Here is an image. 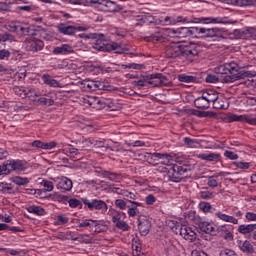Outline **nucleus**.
I'll use <instances>...</instances> for the list:
<instances>
[{"mask_svg":"<svg viewBox=\"0 0 256 256\" xmlns=\"http://www.w3.org/2000/svg\"><path fill=\"white\" fill-rule=\"evenodd\" d=\"M199 209H201L203 213H211V209H213V206L209 202H200Z\"/></svg>","mask_w":256,"mask_h":256,"instance_id":"nucleus-54","label":"nucleus"},{"mask_svg":"<svg viewBox=\"0 0 256 256\" xmlns=\"http://www.w3.org/2000/svg\"><path fill=\"white\" fill-rule=\"evenodd\" d=\"M165 81H167V77L163 74L154 73L140 77L139 80L134 81V85L139 89H143V87H147V85H152V87H163V85H167Z\"/></svg>","mask_w":256,"mask_h":256,"instance_id":"nucleus-2","label":"nucleus"},{"mask_svg":"<svg viewBox=\"0 0 256 256\" xmlns=\"http://www.w3.org/2000/svg\"><path fill=\"white\" fill-rule=\"evenodd\" d=\"M57 188L62 189L63 191H71V189H73V181L64 177L58 182Z\"/></svg>","mask_w":256,"mask_h":256,"instance_id":"nucleus-26","label":"nucleus"},{"mask_svg":"<svg viewBox=\"0 0 256 256\" xmlns=\"http://www.w3.org/2000/svg\"><path fill=\"white\" fill-rule=\"evenodd\" d=\"M122 69H134L136 71H141L145 69L144 64H137V63H128V64H122Z\"/></svg>","mask_w":256,"mask_h":256,"instance_id":"nucleus-45","label":"nucleus"},{"mask_svg":"<svg viewBox=\"0 0 256 256\" xmlns=\"http://www.w3.org/2000/svg\"><path fill=\"white\" fill-rule=\"evenodd\" d=\"M24 47L26 51L37 53L39 51H43V48L45 47V43L43 42V40L37 39L33 36H29L24 41Z\"/></svg>","mask_w":256,"mask_h":256,"instance_id":"nucleus-7","label":"nucleus"},{"mask_svg":"<svg viewBox=\"0 0 256 256\" xmlns=\"http://www.w3.org/2000/svg\"><path fill=\"white\" fill-rule=\"evenodd\" d=\"M138 229L140 231V234L145 237V235H149V231H151V221L149 219L141 216L138 217Z\"/></svg>","mask_w":256,"mask_h":256,"instance_id":"nucleus-12","label":"nucleus"},{"mask_svg":"<svg viewBox=\"0 0 256 256\" xmlns=\"http://www.w3.org/2000/svg\"><path fill=\"white\" fill-rule=\"evenodd\" d=\"M199 229L203 233H207L208 235H213L215 233V226L209 222H200Z\"/></svg>","mask_w":256,"mask_h":256,"instance_id":"nucleus-29","label":"nucleus"},{"mask_svg":"<svg viewBox=\"0 0 256 256\" xmlns=\"http://www.w3.org/2000/svg\"><path fill=\"white\" fill-rule=\"evenodd\" d=\"M199 195L200 199L204 200L213 199V197H215V193L210 191H200Z\"/></svg>","mask_w":256,"mask_h":256,"instance_id":"nucleus-57","label":"nucleus"},{"mask_svg":"<svg viewBox=\"0 0 256 256\" xmlns=\"http://www.w3.org/2000/svg\"><path fill=\"white\" fill-rule=\"evenodd\" d=\"M76 144H78V147H79V149H81V151H87V149H89V147L93 146V139L81 138V139L77 140Z\"/></svg>","mask_w":256,"mask_h":256,"instance_id":"nucleus-27","label":"nucleus"},{"mask_svg":"<svg viewBox=\"0 0 256 256\" xmlns=\"http://www.w3.org/2000/svg\"><path fill=\"white\" fill-rule=\"evenodd\" d=\"M198 159H201L202 161L219 163V161H221V154L219 153L198 154Z\"/></svg>","mask_w":256,"mask_h":256,"instance_id":"nucleus-23","label":"nucleus"},{"mask_svg":"<svg viewBox=\"0 0 256 256\" xmlns=\"http://www.w3.org/2000/svg\"><path fill=\"white\" fill-rule=\"evenodd\" d=\"M149 163L152 165H167L168 167L173 166V156L167 153H152L149 156Z\"/></svg>","mask_w":256,"mask_h":256,"instance_id":"nucleus-4","label":"nucleus"},{"mask_svg":"<svg viewBox=\"0 0 256 256\" xmlns=\"http://www.w3.org/2000/svg\"><path fill=\"white\" fill-rule=\"evenodd\" d=\"M220 256H239L231 249H224L220 252Z\"/></svg>","mask_w":256,"mask_h":256,"instance_id":"nucleus-64","label":"nucleus"},{"mask_svg":"<svg viewBox=\"0 0 256 256\" xmlns=\"http://www.w3.org/2000/svg\"><path fill=\"white\" fill-rule=\"evenodd\" d=\"M86 103H88L90 107H93V109L101 110V98L99 97H88Z\"/></svg>","mask_w":256,"mask_h":256,"instance_id":"nucleus-35","label":"nucleus"},{"mask_svg":"<svg viewBox=\"0 0 256 256\" xmlns=\"http://www.w3.org/2000/svg\"><path fill=\"white\" fill-rule=\"evenodd\" d=\"M244 123H248V125H256V115L245 114Z\"/></svg>","mask_w":256,"mask_h":256,"instance_id":"nucleus-55","label":"nucleus"},{"mask_svg":"<svg viewBox=\"0 0 256 256\" xmlns=\"http://www.w3.org/2000/svg\"><path fill=\"white\" fill-rule=\"evenodd\" d=\"M169 35H172V37H176L177 39H185V37H191L189 27H183L180 29H169L168 30Z\"/></svg>","mask_w":256,"mask_h":256,"instance_id":"nucleus-13","label":"nucleus"},{"mask_svg":"<svg viewBox=\"0 0 256 256\" xmlns=\"http://www.w3.org/2000/svg\"><path fill=\"white\" fill-rule=\"evenodd\" d=\"M202 94L206 97V101H208L210 105L219 99V94L215 90H207Z\"/></svg>","mask_w":256,"mask_h":256,"instance_id":"nucleus-31","label":"nucleus"},{"mask_svg":"<svg viewBox=\"0 0 256 256\" xmlns=\"http://www.w3.org/2000/svg\"><path fill=\"white\" fill-rule=\"evenodd\" d=\"M42 81H43L44 85H48V87H61V83H59V81L51 78V75H49V74H43Z\"/></svg>","mask_w":256,"mask_h":256,"instance_id":"nucleus-28","label":"nucleus"},{"mask_svg":"<svg viewBox=\"0 0 256 256\" xmlns=\"http://www.w3.org/2000/svg\"><path fill=\"white\" fill-rule=\"evenodd\" d=\"M205 81L206 83H219V77L215 76V74H209Z\"/></svg>","mask_w":256,"mask_h":256,"instance_id":"nucleus-61","label":"nucleus"},{"mask_svg":"<svg viewBox=\"0 0 256 256\" xmlns=\"http://www.w3.org/2000/svg\"><path fill=\"white\" fill-rule=\"evenodd\" d=\"M184 145L187 147H190L191 149L197 148V145H199V142L195 139H191L190 137L184 138Z\"/></svg>","mask_w":256,"mask_h":256,"instance_id":"nucleus-52","label":"nucleus"},{"mask_svg":"<svg viewBox=\"0 0 256 256\" xmlns=\"http://www.w3.org/2000/svg\"><path fill=\"white\" fill-rule=\"evenodd\" d=\"M178 80L181 83H195L197 81V77L189 76L186 74H180V75H178Z\"/></svg>","mask_w":256,"mask_h":256,"instance_id":"nucleus-44","label":"nucleus"},{"mask_svg":"<svg viewBox=\"0 0 256 256\" xmlns=\"http://www.w3.org/2000/svg\"><path fill=\"white\" fill-rule=\"evenodd\" d=\"M117 229H121L122 231H128L129 230V224L127 222L120 220L116 223Z\"/></svg>","mask_w":256,"mask_h":256,"instance_id":"nucleus-60","label":"nucleus"},{"mask_svg":"<svg viewBox=\"0 0 256 256\" xmlns=\"http://www.w3.org/2000/svg\"><path fill=\"white\" fill-rule=\"evenodd\" d=\"M95 225V220L93 219H85L79 222L78 227L80 228H85V229H90L93 231V226Z\"/></svg>","mask_w":256,"mask_h":256,"instance_id":"nucleus-41","label":"nucleus"},{"mask_svg":"<svg viewBox=\"0 0 256 256\" xmlns=\"http://www.w3.org/2000/svg\"><path fill=\"white\" fill-rule=\"evenodd\" d=\"M194 105L197 109H209V107H211V104H209L203 93L200 97L195 99Z\"/></svg>","mask_w":256,"mask_h":256,"instance_id":"nucleus-25","label":"nucleus"},{"mask_svg":"<svg viewBox=\"0 0 256 256\" xmlns=\"http://www.w3.org/2000/svg\"><path fill=\"white\" fill-rule=\"evenodd\" d=\"M238 247L243 253H247L248 255H253V253H255V247L249 240L240 241Z\"/></svg>","mask_w":256,"mask_h":256,"instance_id":"nucleus-18","label":"nucleus"},{"mask_svg":"<svg viewBox=\"0 0 256 256\" xmlns=\"http://www.w3.org/2000/svg\"><path fill=\"white\" fill-rule=\"evenodd\" d=\"M94 5H103L107 7V11L115 13L117 11V4L110 0H94Z\"/></svg>","mask_w":256,"mask_h":256,"instance_id":"nucleus-19","label":"nucleus"},{"mask_svg":"<svg viewBox=\"0 0 256 256\" xmlns=\"http://www.w3.org/2000/svg\"><path fill=\"white\" fill-rule=\"evenodd\" d=\"M237 7H256V0H233Z\"/></svg>","mask_w":256,"mask_h":256,"instance_id":"nucleus-33","label":"nucleus"},{"mask_svg":"<svg viewBox=\"0 0 256 256\" xmlns=\"http://www.w3.org/2000/svg\"><path fill=\"white\" fill-rule=\"evenodd\" d=\"M102 175H103V177H105L106 179H109V181H115V182H117V181H119V179H120L119 174L113 173V172H110V171H104V172L102 173Z\"/></svg>","mask_w":256,"mask_h":256,"instance_id":"nucleus-48","label":"nucleus"},{"mask_svg":"<svg viewBox=\"0 0 256 256\" xmlns=\"http://www.w3.org/2000/svg\"><path fill=\"white\" fill-rule=\"evenodd\" d=\"M176 234H179L186 241H194L197 237V233L193 230V227H189L185 224L177 225L175 228Z\"/></svg>","mask_w":256,"mask_h":256,"instance_id":"nucleus-8","label":"nucleus"},{"mask_svg":"<svg viewBox=\"0 0 256 256\" xmlns=\"http://www.w3.org/2000/svg\"><path fill=\"white\" fill-rule=\"evenodd\" d=\"M64 151H66V153H69V155H71L72 157L79 155V149L71 147V146L64 149Z\"/></svg>","mask_w":256,"mask_h":256,"instance_id":"nucleus-63","label":"nucleus"},{"mask_svg":"<svg viewBox=\"0 0 256 256\" xmlns=\"http://www.w3.org/2000/svg\"><path fill=\"white\" fill-rule=\"evenodd\" d=\"M57 29L62 35H75L77 31H89L88 26H73L65 23L58 24Z\"/></svg>","mask_w":256,"mask_h":256,"instance_id":"nucleus-9","label":"nucleus"},{"mask_svg":"<svg viewBox=\"0 0 256 256\" xmlns=\"http://www.w3.org/2000/svg\"><path fill=\"white\" fill-rule=\"evenodd\" d=\"M215 215L218 217V219H220V221L232 223L233 225H239V219L235 218V216L227 215L221 211L217 212Z\"/></svg>","mask_w":256,"mask_h":256,"instance_id":"nucleus-20","label":"nucleus"},{"mask_svg":"<svg viewBox=\"0 0 256 256\" xmlns=\"http://www.w3.org/2000/svg\"><path fill=\"white\" fill-rule=\"evenodd\" d=\"M12 182L18 186H25V185H29V178H23L21 176H16V177L12 178Z\"/></svg>","mask_w":256,"mask_h":256,"instance_id":"nucleus-46","label":"nucleus"},{"mask_svg":"<svg viewBox=\"0 0 256 256\" xmlns=\"http://www.w3.org/2000/svg\"><path fill=\"white\" fill-rule=\"evenodd\" d=\"M15 171L13 160H6L0 165V175H9Z\"/></svg>","mask_w":256,"mask_h":256,"instance_id":"nucleus-21","label":"nucleus"},{"mask_svg":"<svg viewBox=\"0 0 256 256\" xmlns=\"http://www.w3.org/2000/svg\"><path fill=\"white\" fill-rule=\"evenodd\" d=\"M78 37L80 39H95L96 43L95 46L99 45L100 43H103V34H97V33H90V34H86V33H81L78 35Z\"/></svg>","mask_w":256,"mask_h":256,"instance_id":"nucleus-24","label":"nucleus"},{"mask_svg":"<svg viewBox=\"0 0 256 256\" xmlns=\"http://www.w3.org/2000/svg\"><path fill=\"white\" fill-rule=\"evenodd\" d=\"M166 57L169 59H177V57H184L183 43L171 42L165 47Z\"/></svg>","mask_w":256,"mask_h":256,"instance_id":"nucleus-5","label":"nucleus"},{"mask_svg":"<svg viewBox=\"0 0 256 256\" xmlns=\"http://www.w3.org/2000/svg\"><path fill=\"white\" fill-rule=\"evenodd\" d=\"M233 165L238 167V169H249V167H251L249 162H234Z\"/></svg>","mask_w":256,"mask_h":256,"instance_id":"nucleus-62","label":"nucleus"},{"mask_svg":"<svg viewBox=\"0 0 256 256\" xmlns=\"http://www.w3.org/2000/svg\"><path fill=\"white\" fill-rule=\"evenodd\" d=\"M120 193L121 195H123V197H126V201H128V203H131V205H137V207H143V203L135 201L137 200V193L129 192L128 190L121 191Z\"/></svg>","mask_w":256,"mask_h":256,"instance_id":"nucleus-15","label":"nucleus"},{"mask_svg":"<svg viewBox=\"0 0 256 256\" xmlns=\"http://www.w3.org/2000/svg\"><path fill=\"white\" fill-rule=\"evenodd\" d=\"M224 157H226V159H230V161H237V159H239V155L235 154V152L231 150H226L224 152Z\"/></svg>","mask_w":256,"mask_h":256,"instance_id":"nucleus-56","label":"nucleus"},{"mask_svg":"<svg viewBox=\"0 0 256 256\" xmlns=\"http://www.w3.org/2000/svg\"><path fill=\"white\" fill-rule=\"evenodd\" d=\"M14 171L17 173L27 170L29 164L25 160H13Z\"/></svg>","mask_w":256,"mask_h":256,"instance_id":"nucleus-30","label":"nucleus"},{"mask_svg":"<svg viewBox=\"0 0 256 256\" xmlns=\"http://www.w3.org/2000/svg\"><path fill=\"white\" fill-rule=\"evenodd\" d=\"M212 105L213 109H229V104H225L223 99L219 98V96L218 99L212 103Z\"/></svg>","mask_w":256,"mask_h":256,"instance_id":"nucleus-47","label":"nucleus"},{"mask_svg":"<svg viewBox=\"0 0 256 256\" xmlns=\"http://www.w3.org/2000/svg\"><path fill=\"white\" fill-rule=\"evenodd\" d=\"M28 213H33L34 215H45V209L41 206L32 205L27 208Z\"/></svg>","mask_w":256,"mask_h":256,"instance_id":"nucleus-40","label":"nucleus"},{"mask_svg":"<svg viewBox=\"0 0 256 256\" xmlns=\"http://www.w3.org/2000/svg\"><path fill=\"white\" fill-rule=\"evenodd\" d=\"M122 45L116 42H113L111 44H102L101 42L99 44H96V46H94V49H97V51H116L118 49H121Z\"/></svg>","mask_w":256,"mask_h":256,"instance_id":"nucleus-16","label":"nucleus"},{"mask_svg":"<svg viewBox=\"0 0 256 256\" xmlns=\"http://www.w3.org/2000/svg\"><path fill=\"white\" fill-rule=\"evenodd\" d=\"M13 91L15 95H17L18 97H21L22 99H25V97L29 95V91H27V89L23 86H15L13 88Z\"/></svg>","mask_w":256,"mask_h":256,"instance_id":"nucleus-38","label":"nucleus"},{"mask_svg":"<svg viewBox=\"0 0 256 256\" xmlns=\"http://www.w3.org/2000/svg\"><path fill=\"white\" fill-rule=\"evenodd\" d=\"M256 229V224H242L238 227V231L242 234V235H247L249 233H253V231H255Z\"/></svg>","mask_w":256,"mask_h":256,"instance_id":"nucleus-32","label":"nucleus"},{"mask_svg":"<svg viewBox=\"0 0 256 256\" xmlns=\"http://www.w3.org/2000/svg\"><path fill=\"white\" fill-rule=\"evenodd\" d=\"M190 31V37L194 39H201V27H188Z\"/></svg>","mask_w":256,"mask_h":256,"instance_id":"nucleus-49","label":"nucleus"},{"mask_svg":"<svg viewBox=\"0 0 256 256\" xmlns=\"http://www.w3.org/2000/svg\"><path fill=\"white\" fill-rule=\"evenodd\" d=\"M115 205L121 209L122 211H125V209H127V202H125V200L123 199H117L115 200Z\"/></svg>","mask_w":256,"mask_h":256,"instance_id":"nucleus-59","label":"nucleus"},{"mask_svg":"<svg viewBox=\"0 0 256 256\" xmlns=\"http://www.w3.org/2000/svg\"><path fill=\"white\" fill-rule=\"evenodd\" d=\"M95 0H70L71 5H84L89 7V5H94Z\"/></svg>","mask_w":256,"mask_h":256,"instance_id":"nucleus-51","label":"nucleus"},{"mask_svg":"<svg viewBox=\"0 0 256 256\" xmlns=\"http://www.w3.org/2000/svg\"><path fill=\"white\" fill-rule=\"evenodd\" d=\"M82 202L88 207L89 211H100L101 213H107V209H109V206H107V203L103 200L92 199L90 201L87 198H82Z\"/></svg>","mask_w":256,"mask_h":256,"instance_id":"nucleus-6","label":"nucleus"},{"mask_svg":"<svg viewBox=\"0 0 256 256\" xmlns=\"http://www.w3.org/2000/svg\"><path fill=\"white\" fill-rule=\"evenodd\" d=\"M61 201H67L69 207H71L72 209H75L77 207H79V205H81V201H79L77 198H71L69 199V197L62 195L60 196Z\"/></svg>","mask_w":256,"mask_h":256,"instance_id":"nucleus-34","label":"nucleus"},{"mask_svg":"<svg viewBox=\"0 0 256 256\" xmlns=\"http://www.w3.org/2000/svg\"><path fill=\"white\" fill-rule=\"evenodd\" d=\"M189 173H191V167L189 165H172V181L174 183H180L185 177H189Z\"/></svg>","mask_w":256,"mask_h":256,"instance_id":"nucleus-3","label":"nucleus"},{"mask_svg":"<svg viewBox=\"0 0 256 256\" xmlns=\"http://www.w3.org/2000/svg\"><path fill=\"white\" fill-rule=\"evenodd\" d=\"M141 252V240L134 238L132 243V255H139Z\"/></svg>","mask_w":256,"mask_h":256,"instance_id":"nucleus-39","label":"nucleus"},{"mask_svg":"<svg viewBox=\"0 0 256 256\" xmlns=\"http://www.w3.org/2000/svg\"><path fill=\"white\" fill-rule=\"evenodd\" d=\"M0 193H3V194L8 193L9 195H11L15 193V190H13V187L11 186V184L0 182Z\"/></svg>","mask_w":256,"mask_h":256,"instance_id":"nucleus-42","label":"nucleus"},{"mask_svg":"<svg viewBox=\"0 0 256 256\" xmlns=\"http://www.w3.org/2000/svg\"><path fill=\"white\" fill-rule=\"evenodd\" d=\"M199 23H204L205 25H209L210 23H224L223 18H213V17H201L198 18Z\"/></svg>","mask_w":256,"mask_h":256,"instance_id":"nucleus-36","label":"nucleus"},{"mask_svg":"<svg viewBox=\"0 0 256 256\" xmlns=\"http://www.w3.org/2000/svg\"><path fill=\"white\" fill-rule=\"evenodd\" d=\"M76 241H78V243L89 244L92 243L93 237H91L90 234H76Z\"/></svg>","mask_w":256,"mask_h":256,"instance_id":"nucleus-37","label":"nucleus"},{"mask_svg":"<svg viewBox=\"0 0 256 256\" xmlns=\"http://www.w3.org/2000/svg\"><path fill=\"white\" fill-rule=\"evenodd\" d=\"M52 53L54 55H71V53H75V50H73V46L69 44H62L61 46L55 47Z\"/></svg>","mask_w":256,"mask_h":256,"instance_id":"nucleus-14","label":"nucleus"},{"mask_svg":"<svg viewBox=\"0 0 256 256\" xmlns=\"http://www.w3.org/2000/svg\"><path fill=\"white\" fill-rule=\"evenodd\" d=\"M41 185H42V187H44V191L51 192L54 189L53 182L48 181V180H43L41 182Z\"/></svg>","mask_w":256,"mask_h":256,"instance_id":"nucleus-58","label":"nucleus"},{"mask_svg":"<svg viewBox=\"0 0 256 256\" xmlns=\"http://www.w3.org/2000/svg\"><path fill=\"white\" fill-rule=\"evenodd\" d=\"M37 103H39V105H45L47 107H52V105H55V100L41 97L37 100Z\"/></svg>","mask_w":256,"mask_h":256,"instance_id":"nucleus-53","label":"nucleus"},{"mask_svg":"<svg viewBox=\"0 0 256 256\" xmlns=\"http://www.w3.org/2000/svg\"><path fill=\"white\" fill-rule=\"evenodd\" d=\"M106 229H107V226L101 223V221L94 220V225L92 229L94 233H103L104 231H106Z\"/></svg>","mask_w":256,"mask_h":256,"instance_id":"nucleus-43","label":"nucleus"},{"mask_svg":"<svg viewBox=\"0 0 256 256\" xmlns=\"http://www.w3.org/2000/svg\"><path fill=\"white\" fill-rule=\"evenodd\" d=\"M150 24L154 25H177V21H175V18L166 16L165 18H157L153 21H150Z\"/></svg>","mask_w":256,"mask_h":256,"instance_id":"nucleus-22","label":"nucleus"},{"mask_svg":"<svg viewBox=\"0 0 256 256\" xmlns=\"http://www.w3.org/2000/svg\"><path fill=\"white\" fill-rule=\"evenodd\" d=\"M241 69H243V66L232 61L216 67L215 73H218L219 75H228L222 79V83H235V81L241 79L255 77V72Z\"/></svg>","mask_w":256,"mask_h":256,"instance_id":"nucleus-1","label":"nucleus"},{"mask_svg":"<svg viewBox=\"0 0 256 256\" xmlns=\"http://www.w3.org/2000/svg\"><path fill=\"white\" fill-rule=\"evenodd\" d=\"M101 109H105V107H108V109H113L115 106L113 103V100L111 98H101Z\"/></svg>","mask_w":256,"mask_h":256,"instance_id":"nucleus-50","label":"nucleus"},{"mask_svg":"<svg viewBox=\"0 0 256 256\" xmlns=\"http://www.w3.org/2000/svg\"><path fill=\"white\" fill-rule=\"evenodd\" d=\"M182 49L184 57H197L202 51L201 45L193 42L182 44Z\"/></svg>","mask_w":256,"mask_h":256,"instance_id":"nucleus-10","label":"nucleus"},{"mask_svg":"<svg viewBox=\"0 0 256 256\" xmlns=\"http://www.w3.org/2000/svg\"><path fill=\"white\" fill-rule=\"evenodd\" d=\"M214 37H223V29L201 27L200 39H213Z\"/></svg>","mask_w":256,"mask_h":256,"instance_id":"nucleus-11","label":"nucleus"},{"mask_svg":"<svg viewBox=\"0 0 256 256\" xmlns=\"http://www.w3.org/2000/svg\"><path fill=\"white\" fill-rule=\"evenodd\" d=\"M31 147H36L37 149H55L57 147V142H42L41 140H35L31 143Z\"/></svg>","mask_w":256,"mask_h":256,"instance_id":"nucleus-17","label":"nucleus"}]
</instances>
